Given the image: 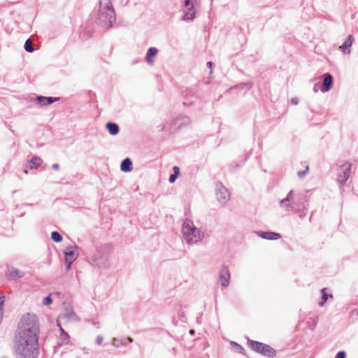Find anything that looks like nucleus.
<instances>
[{"mask_svg": "<svg viewBox=\"0 0 358 358\" xmlns=\"http://www.w3.org/2000/svg\"><path fill=\"white\" fill-rule=\"evenodd\" d=\"M38 325L35 315H23L14 340L17 358H35L38 353Z\"/></svg>", "mask_w": 358, "mask_h": 358, "instance_id": "nucleus-1", "label": "nucleus"}, {"mask_svg": "<svg viewBox=\"0 0 358 358\" xmlns=\"http://www.w3.org/2000/svg\"><path fill=\"white\" fill-rule=\"evenodd\" d=\"M181 234L184 241L188 245L198 244L205 237L204 232L188 218L185 219L182 222Z\"/></svg>", "mask_w": 358, "mask_h": 358, "instance_id": "nucleus-2", "label": "nucleus"}, {"mask_svg": "<svg viewBox=\"0 0 358 358\" xmlns=\"http://www.w3.org/2000/svg\"><path fill=\"white\" fill-rule=\"evenodd\" d=\"M95 22L96 24L105 28H110L115 22V15L114 10L109 11L99 10Z\"/></svg>", "mask_w": 358, "mask_h": 358, "instance_id": "nucleus-3", "label": "nucleus"}, {"mask_svg": "<svg viewBox=\"0 0 358 358\" xmlns=\"http://www.w3.org/2000/svg\"><path fill=\"white\" fill-rule=\"evenodd\" d=\"M79 319L76 314L73 311L71 308H66L64 310V312L60 315L59 320L57 321V324L59 327V329L62 333V336H64V343H68L69 339V336L64 330L62 328L60 324V321L64 322H78Z\"/></svg>", "mask_w": 358, "mask_h": 358, "instance_id": "nucleus-4", "label": "nucleus"}, {"mask_svg": "<svg viewBox=\"0 0 358 358\" xmlns=\"http://www.w3.org/2000/svg\"><path fill=\"white\" fill-rule=\"evenodd\" d=\"M250 344L251 348L255 351L259 352L265 356L273 357L275 355L274 350L269 345L253 341H250Z\"/></svg>", "mask_w": 358, "mask_h": 358, "instance_id": "nucleus-5", "label": "nucleus"}, {"mask_svg": "<svg viewBox=\"0 0 358 358\" xmlns=\"http://www.w3.org/2000/svg\"><path fill=\"white\" fill-rule=\"evenodd\" d=\"M183 16L182 17L184 21L193 20L195 17V10L193 3L190 0H185L182 6Z\"/></svg>", "mask_w": 358, "mask_h": 358, "instance_id": "nucleus-6", "label": "nucleus"}, {"mask_svg": "<svg viewBox=\"0 0 358 358\" xmlns=\"http://www.w3.org/2000/svg\"><path fill=\"white\" fill-rule=\"evenodd\" d=\"M216 198L222 204L227 203L229 200L230 194L229 191L222 184H217L216 186Z\"/></svg>", "mask_w": 358, "mask_h": 358, "instance_id": "nucleus-7", "label": "nucleus"}, {"mask_svg": "<svg viewBox=\"0 0 358 358\" xmlns=\"http://www.w3.org/2000/svg\"><path fill=\"white\" fill-rule=\"evenodd\" d=\"M351 165L349 162L343 163L340 168L338 175V180L341 185H343L349 178Z\"/></svg>", "mask_w": 358, "mask_h": 358, "instance_id": "nucleus-8", "label": "nucleus"}, {"mask_svg": "<svg viewBox=\"0 0 358 358\" xmlns=\"http://www.w3.org/2000/svg\"><path fill=\"white\" fill-rule=\"evenodd\" d=\"M78 248L76 246H71L65 249L64 256L65 259L69 262H74L78 257Z\"/></svg>", "mask_w": 358, "mask_h": 358, "instance_id": "nucleus-9", "label": "nucleus"}, {"mask_svg": "<svg viewBox=\"0 0 358 358\" xmlns=\"http://www.w3.org/2000/svg\"><path fill=\"white\" fill-rule=\"evenodd\" d=\"M6 275L9 279L14 280L22 278L24 275V273L13 266H8L6 270Z\"/></svg>", "mask_w": 358, "mask_h": 358, "instance_id": "nucleus-10", "label": "nucleus"}, {"mask_svg": "<svg viewBox=\"0 0 358 358\" xmlns=\"http://www.w3.org/2000/svg\"><path fill=\"white\" fill-rule=\"evenodd\" d=\"M158 54V49L155 47L150 48L145 55V62L146 63L152 66L155 62V58L156 57L157 55Z\"/></svg>", "mask_w": 358, "mask_h": 358, "instance_id": "nucleus-11", "label": "nucleus"}, {"mask_svg": "<svg viewBox=\"0 0 358 358\" xmlns=\"http://www.w3.org/2000/svg\"><path fill=\"white\" fill-rule=\"evenodd\" d=\"M230 273L228 268H224L220 270V282L223 287H227L229 284Z\"/></svg>", "mask_w": 358, "mask_h": 358, "instance_id": "nucleus-12", "label": "nucleus"}, {"mask_svg": "<svg viewBox=\"0 0 358 358\" xmlns=\"http://www.w3.org/2000/svg\"><path fill=\"white\" fill-rule=\"evenodd\" d=\"M324 79L322 85V92H327L330 90L332 83H333V78L329 73H325L323 76Z\"/></svg>", "mask_w": 358, "mask_h": 358, "instance_id": "nucleus-13", "label": "nucleus"}, {"mask_svg": "<svg viewBox=\"0 0 358 358\" xmlns=\"http://www.w3.org/2000/svg\"><path fill=\"white\" fill-rule=\"evenodd\" d=\"M257 234L262 238L267 240H277L280 238V234L271 231H257Z\"/></svg>", "mask_w": 358, "mask_h": 358, "instance_id": "nucleus-14", "label": "nucleus"}, {"mask_svg": "<svg viewBox=\"0 0 358 358\" xmlns=\"http://www.w3.org/2000/svg\"><path fill=\"white\" fill-rule=\"evenodd\" d=\"M354 38L352 35H350L344 43L339 47V49L345 54H350V48L352 46Z\"/></svg>", "mask_w": 358, "mask_h": 358, "instance_id": "nucleus-15", "label": "nucleus"}, {"mask_svg": "<svg viewBox=\"0 0 358 358\" xmlns=\"http://www.w3.org/2000/svg\"><path fill=\"white\" fill-rule=\"evenodd\" d=\"M59 99L57 97H46L43 96H38L36 97V100L41 106H48L52 103L57 101Z\"/></svg>", "mask_w": 358, "mask_h": 358, "instance_id": "nucleus-16", "label": "nucleus"}, {"mask_svg": "<svg viewBox=\"0 0 358 358\" xmlns=\"http://www.w3.org/2000/svg\"><path fill=\"white\" fill-rule=\"evenodd\" d=\"M42 159L38 157H33L27 162V167L30 169H36L41 166Z\"/></svg>", "mask_w": 358, "mask_h": 358, "instance_id": "nucleus-17", "label": "nucleus"}, {"mask_svg": "<svg viewBox=\"0 0 358 358\" xmlns=\"http://www.w3.org/2000/svg\"><path fill=\"white\" fill-rule=\"evenodd\" d=\"M293 196H294V192L293 191H290L288 194H287V196L285 199H282L280 201V206L282 207V208H289V207H292V203L293 201Z\"/></svg>", "mask_w": 358, "mask_h": 358, "instance_id": "nucleus-18", "label": "nucleus"}, {"mask_svg": "<svg viewBox=\"0 0 358 358\" xmlns=\"http://www.w3.org/2000/svg\"><path fill=\"white\" fill-rule=\"evenodd\" d=\"M120 169L123 172H130L132 171V163L130 159L126 158L122 162Z\"/></svg>", "mask_w": 358, "mask_h": 358, "instance_id": "nucleus-19", "label": "nucleus"}, {"mask_svg": "<svg viewBox=\"0 0 358 358\" xmlns=\"http://www.w3.org/2000/svg\"><path fill=\"white\" fill-rule=\"evenodd\" d=\"M99 10H103L109 11L110 10H114L111 4L110 0H99Z\"/></svg>", "mask_w": 358, "mask_h": 358, "instance_id": "nucleus-20", "label": "nucleus"}, {"mask_svg": "<svg viewBox=\"0 0 358 358\" xmlns=\"http://www.w3.org/2000/svg\"><path fill=\"white\" fill-rule=\"evenodd\" d=\"M110 134L115 136L119 133V127L117 124L113 122H108L106 125Z\"/></svg>", "mask_w": 358, "mask_h": 358, "instance_id": "nucleus-21", "label": "nucleus"}, {"mask_svg": "<svg viewBox=\"0 0 358 358\" xmlns=\"http://www.w3.org/2000/svg\"><path fill=\"white\" fill-rule=\"evenodd\" d=\"M326 288H324L321 290V292H322V301L320 302L319 303V306H323L325 303V302L327 301V300L329 299V298H333V296L332 294H327L326 293Z\"/></svg>", "mask_w": 358, "mask_h": 358, "instance_id": "nucleus-22", "label": "nucleus"}, {"mask_svg": "<svg viewBox=\"0 0 358 358\" xmlns=\"http://www.w3.org/2000/svg\"><path fill=\"white\" fill-rule=\"evenodd\" d=\"M51 238L56 243H59L62 241V236L57 231L51 233Z\"/></svg>", "mask_w": 358, "mask_h": 358, "instance_id": "nucleus-23", "label": "nucleus"}, {"mask_svg": "<svg viewBox=\"0 0 358 358\" xmlns=\"http://www.w3.org/2000/svg\"><path fill=\"white\" fill-rule=\"evenodd\" d=\"M24 49H25V50L27 52H32L34 51V48L32 46V43H31V41L30 39H27L25 41Z\"/></svg>", "mask_w": 358, "mask_h": 358, "instance_id": "nucleus-24", "label": "nucleus"}, {"mask_svg": "<svg viewBox=\"0 0 358 358\" xmlns=\"http://www.w3.org/2000/svg\"><path fill=\"white\" fill-rule=\"evenodd\" d=\"M126 344H127L126 342H124V343L120 342V341H118V340L116 339L115 338H113L112 345L115 348H119L120 346H121L122 345H126Z\"/></svg>", "mask_w": 358, "mask_h": 358, "instance_id": "nucleus-25", "label": "nucleus"}, {"mask_svg": "<svg viewBox=\"0 0 358 358\" xmlns=\"http://www.w3.org/2000/svg\"><path fill=\"white\" fill-rule=\"evenodd\" d=\"M52 302V299L50 298V296H48L43 299V304L44 306H48V305L51 304Z\"/></svg>", "mask_w": 358, "mask_h": 358, "instance_id": "nucleus-26", "label": "nucleus"}, {"mask_svg": "<svg viewBox=\"0 0 358 358\" xmlns=\"http://www.w3.org/2000/svg\"><path fill=\"white\" fill-rule=\"evenodd\" d=\"M345 356H346L345 352H339L337 353L335 358H345Z\"/></svg>", "mask_w": 358, "mask_h": 358, "instance_id": "nucleus-27", "label": "nucleus"}, {"mask_svg": "<svg viewBox=\"0 0 358 358\" xmlns=\"http://www.w3.org/2000/svg\"><path fill=\"white\" fill-rule=\"evenodd\" d=\"M103 342V338L102 336H99L96 337V343L98 345H100Z\"/></svg>", "mask_w": 358, "mask_h": 358, "instance_id": "nucleus-28", "label": "nucleus"}, {"mask_svg": "<svg viewBox=\"0 0 358 358\" xmlns=\"http://www.w3.org/2000/svg\"><path fill=\"white\" fill-rule=\"evenodd\" d=\"M176 178H177L176 175H174V174L171 175L170 178H169V182L171 183L174 182L176 181Z\"/></svg>", "mask_w": 358, "mask_h": 358, "instance_id": "nucleus-29", "label": "nucleus"}, {"mask_svg": "<svg viewBox=\"0 0 358 358\" xmlns=\"http://www.w3.org/2000/svg\"><path fill=\"white\" fill-rule=\"evenodd\" d=\"M65 261V264H66V268L67 270H69L71 266V264L73 263V262H69V261H66V260H64Z\"/></svg>", "mask_w": 358, "mask_h": 358, "instance_id": "nucleus-30", "label": "nucleus"}, {"mask_svg": "<svg viewBox=\"0 0 358 358\" xmlns=\"http://www.w3.org/2000/svg\"><path fill=\"white\" fill-rule=\"evenodd\" d=\"M173 171H174V175H176L178 176V175L179 174V169H178V167L174 166L173 167Z\"/></svg>", "mask_w": 358, "mask_h": 358, "instance_id": "nucleus-31", "label": "nucleus"}, {"mask_svg": "<svg viewBox=\"0 0 358 358\" xmlns=\"http://www.w3.org/2000/svg\"><path fill=\"white\" fill-rule=\"evenodd\" d=\"M52 167L54 170H56V171L59 170V166L58 164H53Z\"/></svg>", "mask_w": 358, "mask_h": 358, "instance_id": "nucleus-32", "label": "nucleus"}, {"mask_svg": "<svg viewBox=\"0 0 358 358\" xmlns=\"http://www.w3.org/2000/svg\"><path fill=\"white\" fill-rule=\"evenodd\" d=\"M291 102L293 103V104H297L298 103V99L297 98H292L291 99Z\"/></svg>", "mask_w": 358, "mask_h": 358, "instance_id": "nucleus-33", "label": "nucleus"}, {"mask_svg": "<svg viewBox=\"0 0 358 358\" xmlns=\"http://www.w3.org/2000/svg\"><path fill=\"white\" fill-rule=\"evenodd\" d=\"M231 345H236V346L237 347V348H238V349H240V350H241V349H242V348H241V345H238L237 343H234V342H231Z\"/></svg>", "mask_w": 358, "mask_h": 358, "instance_id": "nucleus-34", "label": "nucleus"}, {"mask_svg": "<svg viewBox=\"0 0 358 358\" xmlns=\"http://www.w3.org/2000/svg\"><path fill=\"white\" fill-rule=\"evenodd\" d=\"M212 65H213V64H212V62H207V66H208L209 68H212Z\"/></svg>", "mask_w": 358, "mask_h": 358, "instance_id": "nucleus-35", "label": "nucleus"}, {"mask_svg": "<svg viewBox=\"0 0 358 358\" xmlns=\"http://www.w3.org/2000/svg\"><path fill=\"white\" fill-rule=\"evenodd\" d=\"M127 341L129 343H132V342H133V339H132L131 338H130V337H128V338H127Z\"/></svg>", "mask_w": 358, "mask_h": 358, "instance_id": "nucleus-36", "label": "nucleus"}, {"mask_svg": "<svg viewBox=\"0 0 358 358\" xmlns=\"http://www.w3.org/2000/svg\"><path fill=\"white\" fill-rule=\"evenodd\" d=\"M304 174H305L304 171L303 172H299V173H298L299 176H300V177L304 176Z\"/></svg>", "mask_w": 358, "mask_h": 358, "instance_id": "nucleus-37", "label": "nucleus"}, {"mask_svg": "<svg viewBox=\"0 0 358 358\" xmlns=\"http://www.w3.org/2000/svg\"><path fill=\"white\" fill-rule=\"evenodd\" d=\"M189 334L194 335V330H193V329L189 330Z\"/></svg>", "mask_w": 358, "mask_h": 358, "instance_id": "nucleus-38", "label": "nucleus"}, {"mask_svg": "<svg viewBox=\"0 0 358 358\" xmlns=\"http://www.w3.org/2000/svg\"><path fill=\"white\" fill-rule=\"evenodd\" d=\"M77 358H80V357H77Z\"/></svg>", "mask_w": 358, "mask_h": 358, "instance_id": "nucleus-39", "label": "nucleus"}]
</instances>
